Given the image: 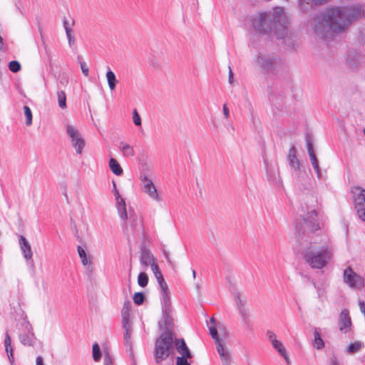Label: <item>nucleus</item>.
Listing matches in <instances>:
<instances>
[{"label":"nucleus","instance_id":"f257e3e1","mask_svg":"<svg viewBox=\"0 0 365 365\" xmlns=\"http://www.w3.org/2000/svg\"><path fill=\"white\" fill-rule=\"evenodd\" d=\"M356 6L335 7L312 18L307 27L318 37L328 39L344 31L361 16Z\"/></svg>","mask_w":365,"mask_h":365},{"label":"nucleus","instance_id":"f03ea898","mask_svg":"<svg viewBox=\"0 0 365 365\" xmlns=\"http://www.w3.org/2000/svg\"><path fill=\"white\" fill-rule=\"evenodd\" d=\"M289 18L282 7H275L272 11L257 13L252 19L253 29L262 34L274 33L278 39L289 36Z\"/></svg>","mask_w":365,"mask_h":365},{"label":"nucleus","instance_id":"7ed1b4c3","mask_svg":"<svg viewBox=\"0 0 365 365\" xmlns=\"http://www.w3.org/2000/svg\"><path fill=\"white\" fill-rule=\"evenodd\" d=\"M299 242L301 246L299 252L302 253L305 262L312 269L324 268L333 256V250L330 245L322 244L309 234L305 239L304 237L299 239Z\"/></svg>","mask_w":365,"mask_h":365},{"label":"nucleus","instance_id":"20e7f679","mask_svg":"<svg viewBox=\"0 0 365 365\" xmlns=\"http://www.w3.org/2000/svg\"><path fill=\"white\" fill-rule=\"evenodd\" d=\"M174 337L169 332L162 333L155 341V357L158 364L165 360L174 353Z\"/></svg>","mask_w":365,"mask_h":365},{"label":"nucleus","instance_id":"39448f33","mask_svg":"<svg viewBox=\"0 0 365 365\" xmlns=\"http://www.w3.org/2000/svg\"><path fill=\"white\" fill-rule=\"evenodd\" d=\"M255 63L262 71L269 73H277L283 68L282 59L274 53L259 52L255 58Z\"/></svg>","mask_w":365,"mask_h":365},{"label":"nucleus","instance_id":"423d86ee","mask_svg":"<svg viewBox=\"0 0 365 365\" xmlns=\"http://www.w3.org/2000/svg\"><path fill=\"white\" fill-rule=\"evenodd\" d=\"M160 300L162 304L163 319L159 322V327L162 331H163V333L169 332L170 335H174L173 332L174 320L170 297L162 299Z\"/></svg>","mask_w":365,"mask_h":365},{"label":"nucleus","instance_id":"0eeeda50","mask_svg":"<svg viewBox=\"0 0 365 365\" xmlns=\"http://www.w3.org/2000/svg\"><path fill=\"white\" fill-rule=\"evenodd\" d=\"M207 326L210 329V335L215 340L216 344V349L220 356V360L232 356L231 351L229 349V347L218 336L217 331L215 326V321L213 317L210 319V322L207 324Z\"/></svg>","mask_w":365,"mask_h":365},{"label":"nucleus","instance_id":"6e6552de","mask_svg":"<svg viewBox=\"0 0 365 365\" xmlns=\"http://www.w3.org/2000/svg\"><path fill=\"white\" fill-rule=\"evenodd\" d=\"M355 209L359 217L365 222V190L360 187L352 189Z\"/></svg>","mask_w":365,"mask_h":365},{"label":"nucleus","instance_id":"1a4fd4ad","mask_svg":"<svg viewBox=\"0 0 365 365\" xmlns=\"http://www.w3.org/2000/svg\"><path fill=\"white\" fill-rule=\"evenodd\" d=\"M19 338L24 346H33L35 341L34 334L31 324L27 320H23L20 324Z\"/></svg>","mask_w":365,"mask_h":365},{"label":"nucleus","instance_id":"9d476101","mask_svg":"<svg viewBox=\"0 0 365 365\" xmlns=\"http://www.w3.org/2000/svg\"><path fill=\"white\" fill-rule=\"evenodd\" d=\"M66 133L71 139V145L78 154H81L85 146V141L79 131L72 125H66Z\"/></svg>","mask_w":365,"mask_h":365},{"label":"nucleus","instance_id":"9b49d317","mask_svg":"<svg viewBox=\"0 0 365 365\" xmlns=\"http://www.w3.org/2000/svg\"><path fill=\"white\" fill-rule=\"evenodd\" d=\"M142 190L146 193L151 199L156 202L161 201V197L158 192V190L153 182V180L147 176H144L141 179Z\"/></svg>","mask_w":365,"mask_h":365},{"label":"nucleus","instance_id":"f8f14e48","mask_svg":"<svg viewBox=\"0 0 365 365\" xmlns=\"http://www.w3.org/2000/svg\"><path fill=\"white\" fill-rule=\"evenodd\" d=\"M344 279L351 287H359L363 284V278L354 272L351 267L344 269Z\"/></svg>","mask_w":365,"mask_h":365},{"label":"nucleus","instance_id":"ddd939ff","mask_svg":"<svg viewBox=\"0 0 365 365\" xmlns=\"http://www.w3.org/2000/svg\"><path fill=\"white\" fill-rule=\"evenodd\" d=\"M155 262V258L151 252L145 247H143L140 252V262L144 269Z\"/></svg>","mask_w":365,"mask_h":365},{"label":"nucleus","instance_id":"4468645a","mask_svg":"<svg viewBox=\"0 0 365 365\" xmlns=\"http://www.w3.org/2000/svg\"><path fill=\"white\" fill-rule=\"evenodd\" d=\"M19 245L21 250L23 252L24 257L26 261L32 260L33 252L31 250V247L29 241L23 236L20 235L19 237Z\"/></svg>","mask_w":365,"mask_h":365},{"label":"nucleus","instance_id":"2eb2a0df","mask_svg":"<svg viewBox=\"0 0 365 365\" xmlns=\"http://www.w3.org/2000/svg\"><path fill=\"white\" fill-rule=\"evenodd\" d=\"M317 213L315 210H312L308 212L304 217L306 225L310 228L312 231L318 230L319 225L317 219Z\"/></svg>","mask_w":365,"mask_h":365},{"label":"nucleus","instance_id":"dca6fc26","mask_svg":"<svg viewBox=\"0 0 365 365\" xmlns=\"http://www.w3.org/2000/svg\"><path fill=\"white\" fill-rule=\"evenodd\" d=\"M297 150L296 148L292 146L288 153L287 160L289 166L294 170L295 171H299L300 170L301 164L297 158Z\"/></svg>","mask_w":365,"mask_h":365},{"label":"nucleus","instance_id":"f3484780","mask_svg":"<svg viewBox=\"0 0 365 365\" xmlns=\"http://www.w3.org/2000/svg\"><path fill=\"white\" fill-rule=\"evenodd\" d=\"M77 250L83 265L86 267V269L89 272L92 273L93 267L91 257L87 256L86 251L81 246L78 247Z\"/></svg>","mask_w":365,"mask_h":365},{"label":"nucleus","instance_id":"a211bd4d","mask_svg":"<svg viewBox=\"0 0 365 365\" xmlns=\"http://www.w3.org/2000/svg\"><path fill=\"white\" fill-rule=\"evenodd\" d=\"M123 327L125 329L124 340L125 344L130 355L133 354L132 343H131V334L133 331L132 323L123 324Z\"/></svg>","mask_w":365,"mask_h":365},{"label":"nucleus","instance_id":"6ab92c4d","mask_svg":"<svg viewBox=\"0 0 365 365\" xmlns=\"http://www.w3.org/2000/svg\"><path fill=\"white\" fill-rule=\"evenodd\" d=\"M235 298L240 314L243 319L245 320L249 314V311L246 307V300L242 298L238 293L235 295Z\"/></svg>","mask_w":365,"mask_h":365},{"label":"nucleus","instance_id":"aec40b11","mask_svg":"<svg viewBox=\"0 0 365 365\" xmlns=\"http://www.w3.org/2000/svg\"><path fill=\"white\" fill-rule=\"evenodd\" d=\"M156 278L160 289V299L169 298L168 287L167 283L164 280L163 276L161 272L157 273L154 275Z\"/></svg>","mask_w":365,"mask_h":365},{"label":"nucleus","instance_id":"412c9836","mask_svg":"<svg viewBox=\"0 0 365 365\" xmlns=\"http://www.w3.org/2000/svg\"><path fill=\"white\" fill-rule=\"evenodd\" d=\"M364 57L356 51H350L347 56V61L351 67H356L364 61Z\"/></svg>","mask_w":365,"mask_h":365},{"label":"nucleus","instance_id":"4be33fe9","mask_svg":"<svg viewBox=\"0 0 365 365\" xmlns=\"http://www.w3.org/2000/svg\"><path fill=\"white\" fill-rule=\"evenodd\" d=\"M174 342L176 350L181 356H187V357L192 356L184 339H175Z\"/></svg>","mask_w":365,"mask_h":365},{"label":"nucleus","instance_id":"5701e85b","mask_svg":"<svg viewBox=\"0 0 365 365\" xmlns=\"http://www.w3.org/2000/svg\"><path fill=\"white\" fill-rule=\"evenodd\" d=\"M122 322L123 324L132 323L131 322V303L129 301L124 302L123 307L121 310Z\"/></svg>","mask_w":365,"mask_h":365},{"label":"nucleus","instance_id":"b1692460","mask_svg":"<svg viewBox=\"0 0 365 365\" xmlns=\"http://www.w3.org/2000/svg\"><path fill=\"white\" fill-rule=\"evenodd\" d=\"M351 324L349 312L346 309L342 310L339 316L340 330L349 328Z\"/></svg>","mask_w":365,"mask_h":365},{"label":"nucleus","instance_id":"393cba45","mask_svg":"<svg viewBox=\"0 0 365 365\" xmlns=\"http://www.w3.org/2000/svg\"><path fill=\"white\" fill-rule=\"evenodd\" d=\"M314 340L312 341V346L317 350H321L324 348L325 344L321 336V334L319 329L314 328Z\"/></svg>","mask_w":365,"mask_h":365},{"label":"nucleus","instance_id":"a878e982","mask_svg":"<svg viewBox=\"0 0 365 365\" xmlns=\"http://www.w3.org/2000/svg\"><path fill=\"white\" fill-rule=\"evenodd\" d=\"M272 346L278 351V353L284 359L287 364H289V358L287 353L286 349L283 344L277 340L272 344Z\"/></svg>","mask_w":365,"mask_h":365},{"label":"nucleus","instance_id":"bb28decb","mask_svg":"<svg viewBox=\"0 0 365 365\" xmlns=\"http://www.w3.org/2000/svg\"><path fill=\"white\" fill-rule=\"evenodd\" d=\"M115 206L118 210V215L122 220H127L128 215L126 211V205L124 199L115 201Z\"/></svg>","mask_w":365,"mask_h":365},{"label":"nucleus","instance_id":"cd10ccee","mask_svg":"<svg viewBox=\"0 0 365 365\" xmlns=\"http://www.w3.org/2000/svg\"><path fill=\"white\" fill-rule=\"evenodd\" d=\"M118 148L124 157H133L135 155L133 148L125 142H120Z\"/></svg>","mask_w":365,"mask_h":365},{"label":"nucleus","instance_id":"c85d7f7f","mask_svg":"<svg viewBox=\"0 0 365 365\" xmlns=\"http://www.w3.org/2000/svg\"><path fill=\"white\" fill-rule=\"evenodd\" d=\"M309 159L311 161V164L313 167V169L314 170V171L317 174V178L319 180L322 179V173L321 171L319 160H318L316 155L312 154L311 155H309Z\"/></svg>","mask_w":365,"mask_h":365},{"label":"nucleus","instance_id":"c756f323","mask_svg":"<svg viewBox=\"0 0 365 365\" xmlns=\"http://www.w3.org/2000/svg\"><path fill=\"white\" fill-rule=\"evenodd\" d=\"M106 76L110 90L113 91L115 88L116 83H118V80L115 78V73L110 69H109L106 72Z\"/></svg>","mask_w":365,"mask_h":365},{"label":"nucleus","instance_id":"7c9ffc66","mask_svg":"<svg viewBox=\"0 0 365 365\" xmlns=\"http://www.w3.org/2000/svg\"><path fill=\"white\" fill-rule=\"evenodd\" d=\"M109 168L110 170L116 175H121L123 174V169L118 161L111 158L109 160Z\"/></svg>","mask_w":365,"mask_h":365},{"label":"nucleus","instance_id":"2f4dec72","mask_svg":"<svg viewBox=\"0 0 365 365\" xmlns=\"http://www.w3.org/2000/svg\"><path fill=\"white\" fill-rule=\"evenodd\" d=\"M11 337L8 333L6 334L5 339H4V346L6 348V351L8 354L9 359L10 361H14V356H13V349L11 345Z\"/></svg>","mask_w":365,"mask_h":365},{"label":"nucleus","instance_id":"473e14b6","mask_svg":"<svg viewBox=\"0 0 365 365\" xmlns=\"http://www.w3.org/2000/svg\"><path fill=\"white\" fill-rule=\"evenodd\" d=\"M58 106L62 108H66V96L64 91H60L57 92Z\"/></svg>","mask_w":365,"mask_h":365},{"label":"nucleus","instance_id":"72a5a7b5","mask_svg":"<svg viewBox=\"0 0 365 365\" xmlns=\"http://www.w3.org/2000/svg\"><path fill=\"white\" fill-rule=\"evenodd\" d=\"M24 113L26 117V125L30 126L32 124V112L30 108L27 106H24Z\"/></svg>","mask_w":365,"mask_h":365},{"label":"nucleus","instance_id":"f704fd0d","mask_svg":"<svg viewBox=\"0 0 365 365\" xmlns=\"http://www.w3.org/2000/svg\"><path fill=\"white\" fill-rule=\"evenodd\" d=\"M148 277L146 273L140 272L138 276V284L141 287H145L148 285Z\"/></svg>","mask_w":365,"mask_h":365},{"label":"nucleus","instance_id":"c9c22d12","mask_svg":"<svg viewBox=\"0 0 365 365\" xmlns=\"http://www.w3.org/2000/svg\"><path fill=\"white\" fill-rule=\"evenodd\" d=\"M93 358L95 361H99L101 358V352L98 344L93 345Z\"/></svg>","mask_w":365,"mask_h":365},{"label":"nucleus","instance_id":"e433bc0d","mask_svg":"<svg viewBox=\"0 0 365 365\" xmlns=\"http://www.w3.org/2000/svg\"><path fill=\"white\" fill-rule=\"evenodd\" d=\"M9 69L13 72V73H17L19 72L21 68V64L19 61H11L9 63Z\"/></svg>","mask_w":365,"mask_h":365},{"label":"nucleus","instance_id":"4c0bfd02","mask_svg":"<svg viewBox=\"0 0 365 365\" xmlns=\"http://www.w3.org/2000/svg\"><path fill=\"white\" fill-rule=\"evenodd\" d=\"M144 300V295L142 292H136L133 295V301L134 303L137 305H140L143 304Z\"/></svg>","mask_w":365,"mask_h":365},{"label":"nucleus","instance_id":"58836bf2","mask_svg":"<svg viewBox=\"0 0 365 365\" xmlns=\"http://www.w3.org/2000/svg\"><path fill=\"white\" fill-rule=\"evenodd\" d=\"M306 141L309 155H311L312 154H315L314 151L313 142L311 137H307Z\"/></svg>","mask_w":365,"mask_h":365},{"label":"nucleus","instance_id":"ea45409f","mask_svg":"<svg viewBox=\"0 0 365 365\" xmlns=\"http://www.w3.org/2000/svg\"><path fill=\"white\" fill-rule=\"evenodd\" d=\"M187 356H178L176 359V365H190L187 361Z\"/></svg>","mask_w":365,"mask_h":365},{"label":"nucleus","instance_id":"a19ab883","mask_svg":"<svg viewBox=\"0 0 365 365\" xmlns=\"http://www.w3.org/2000/svg\"><path fill=\"white\" fill-rule=\"evenodd\" d=\"M133 123L135 125H141V118L139 115L138 111L135 109L133 113Z\"/></svg>","mask_w":365,"mask_h":365},{"label":"nucleus","instance_id":"79ce46f5","mask_svg":"<svg viewBox=\"0 0 365 365\" xmlns=\"http://www.w3.org/2000/svg\"><path fill=\"white\" fill-rule=\"evenodd\" d=\"M266 336L271 344H272L274 341H277V335L272 331H267L266 333Z\"/></svg>","mask_w":365,"mask_h":365},{"label":"nucleus","instance_id":"37998d69","mask_svg":"<svg viewBox=\"0 0 365 365\" xmlns=\"http://www.w3.org/2000/svg\"><path fill=\"white\" fill-rule=\"evenodd\" d=\"M81 68L83 74L85 76H88L89 74V69L85 61H81L80 62Z\"/></svg>","mask_w":365,"mask_h":365},{"label":"nucleus","instance_id":"c03bdc74","mask_svg":"<svg viewBox=\"0 0 365 365\" xmlns=\"http://www.w3.org/2000/svg\"><path fill=\"white\" fill-rule=\"evenodd\" d=\"M113 193H114V196L115 198V201L123 199V197H121V196L116 187V184L114 182H113Z\"/></svg>","mask_w":365,"mask_h":365},{"label":"nucleus","instance_id":"a18cd8bd","mask_svg":"<svg viewBox=\"0 0 365 365\" xmlns=\"http://www.w3.org/2000/svg\"><path fill=\"white\" fill-rule=\"evenodd\" d=\"M150 267H151V269H152L154 275H156L157 273L161 272L156 262H153V264L150 265Z\"/></svg>","mask_w":365,"mask_h":365},{"label":"nucleus","instance_id":"49530a36","mask_svg":"<svg viewBox=\"0 0 365 365\" xmlns=\"http://www.w3.org/2000/svg\"><path fill=\"white\" fill-rule=\"evenodd\" d=\"M232 361V356L220 360L221 365H231Z\"/></svg>","mask_w":365,"mask_h":365},{"label":"nucleus","instance_id":"de8ad7c7","mask_svg":"<svg viewBox=\"0 0 365 365\" xmlns=\"http://www.w3.org/2000/svg\"><path fill=\"white\" fill-rule=\"evenodd\" d=\"M104 365H113L111 357L108 354L104 356Z\"/></svg>","mask_w":365,"mask_h":365},{"label":"nucleus","instance_id":"09e8293b","mask_svg":"<svg viewBox=\"0 0 365 365\" xmlns=\"http://www.w3.org/2000/svg\"><path fill=\"white\" fill-rule=\"evenodd\" d=\"M69 46H72L75 43V37L72 34L66 35Z\"/></svg>","mask_w":365,"mask_h":365},{"label":"nucleus","instance_id":"8fccbe9b","mask_svg":"<svg viewBox=\"0 0 365 365\" xmlns=\"http://www.w3.org/2000/svg\"><path fill=\"white\" fill-rule=\"evenodd\" d=\"M74 25V21L73 20H71V21L70 22L67 19H65L63 21V27L64 29L67 28V27H73V26Z\"/></svg>","mask_w":365,"mask_h":365},{"label":"nucleus","instance_id":"3c124183","mask_svg":"<svg viewBox=\"0 0 365 365\" xmlns=\"http://www.w3.org/2000/svg\"><path fill=\"white\" fill-rule=\"evenodd\" d=\"M329 365H339V362L336 356H332L329 359Z\"/></svg>","mask_w":365,"mask_h":365},{"label":"nucleus","instance_id":"603ef678","mask_svg":"<svg viewBox=\"0 0 365 365\" xmlns=\"http://www.w3.org/2000/svg\"><path fill=\"white\" fill-rule=\"evenodd\" d=\"M228 81H229V83L230 84H232L233 83V81H234L233 73H232V71L230 66H229V78H228Z\"/></svg>","mask_w":365,"mask_h":365},{"label":"nucleus","instance_id":"864d4df0","mask_svg":"<svg viewBox=\"0 0 365 365\" xmlns=\"http://www.w3.org/2000/svg\"><path fill=\"white\" fill-rule=\"evenodd\" d=\"M223 113H224V115H225V118H229L230 111H229V109H228V108H227L226 104H225L223 106Z\"/></svg>","mask_w":365,"mask_h":365},{"label":"nucleus","instance_id":"5fc2aeb1","mask_svg":"<svg viewBox=\"0 0 365 365\" xmlns=\"http://www.w3.org/2000/svg\"><path fill=\"white\" fill-rule=\"evenodd\" d=\"M358 345H355V344H351L349 346V351L350 352H355L358 350Z\"/></svg>","mask_w":365,"mask_h":365},{"label":"nucleus","instance_id":"6e6d98bb","mask_svg":"<svg viewBox=\"0 0 365 365\" xmlns=\"http://www.w3.org/2000/svg\"><path fill=\"white\" fill-rule=\"evenodd\" d=\"M36 365H44L43 358L40 356H37L36 359Z\"/></svg>","mask_w":365,"mask_h":365},{"label":"nucleus","instance_id":"4d7b16f0","mask_svg":"<svg viewBox=\"0 0 365 365\" xmlns=\"http://www.w3.org/2000/svg\"><path fill=\"white\" fill-rule=\"evenodd\" d=\"M38 30H39L40 35H41V39H42L43 45V46H44L45 49H46V47H47V46H46V43H45V41H44V40H43V34H42V29L39 27V28H38Z\"/></svg>","mask_w":365,"mask_h":365},{"label":"nucleus","instance_id":"13d9d810","mask_svg":"<svg viewBox=\"0 0 365 365\" xmlns=\"http://www.w3.org/2000/svg\"><path fill=\"white\" fill-rule=\"evenodd\" d=\"M65 29V31H66V35L67 34H72L73 33V27L70 28V27H67Z\"/></svg>","mask_w":365,"mask_h":365},{"label":"nucleus","instance_id":"bf43d9fd","mask_svg":"<svg viewBox=\"0 0 365 365\" xmlns=\"http://www.w3.org/2000/svg\"><path fill=\"white\" fill-rule=\"evenodd\" d=\"M68 82V80L67 78L61 79L60 81V83H61L63 86H66Z\"/></svg>","mask_w":365,"mask_h":365},{"label":"nucleus","instance_id":"052dcab7","mask_svg":"<svg viewBox=\"0 0 365 365\" xmlns=\"http://www.w3.org/2000/svg\"><path fill=\"white\" fill-rule=\"evenodd\" d=\"M3 46V38L0 37V50L2 49Z\"/></svg>","mask_w":365,"mask_h":365},{"label":"nucleus","instance_id":"680f3d73","mask_svg":"<svg viewBox=\"0 0 365 365\" xmlns=\"http://www.w3.org/2000/svg\"><path fill=\"white\" fill-rule=\"evenodd\" d=\"M192 276H193V277H194V278H195V277H196V272H195V271L194 269H192Z\"/></svg>","mask_w":365,"mask_h":365},{"label":"nucleus","instance_id":"e2e57ef3","mask_svg":"<svg viewBox=\"0 0 365 365\" xmlns=\"http://www.w3.org/2000/svg\"><path fill=\"white\" fill-rule=\"evenodd\" d=\"M364 135H365V128H364Z\"/></svg>","mask_w":365,"mask_h":365}]
</instances>
